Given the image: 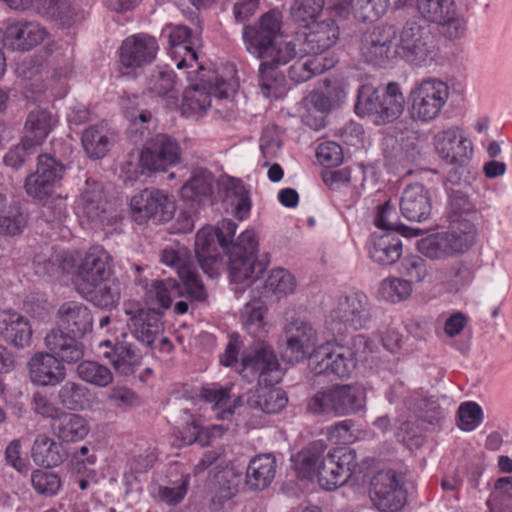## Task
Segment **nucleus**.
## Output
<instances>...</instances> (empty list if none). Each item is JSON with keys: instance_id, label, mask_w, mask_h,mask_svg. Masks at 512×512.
<instances>
[{"instance_id": "nucleus-49", "label": "nucleus", "mask_w": 512, "mask_h": 512, "mask_svg": "<svg viewBox=\"0 0 512 512\" xmlns=\"http://www.w3.org/2000/svg\"><path fill=\"white\" fill-rule=\"evenodd\" d=\"M90 390L86 386L68 381L58 391V399L69 410H82L89 402Z\"/></svg>"}, {"instance_id": "nucleus-59", "label": "nucleus", "mask_w": 512, "mask_h": 512, "mask_svg": "<svg viewBox=\"0 0 512 512\" xmlns=\"http://www.w3.org/2000/svg\"><path fill=\"white\" fill-rule=\"evenodd\" d=\"M321 10L322 0H300L293 7L292 15L296 22L309 28L312 22H317Z\"/></svg>"}, {"instance_id": "nucleus-28", "label": "nucleus", "mask_w": 512, "mask_h": 512, "mask_svg": "<svg viewBox=\"0 0 512 512\" xmlns=\"http://www.w3.org/2000/svg\"><path fill=\"white\" fill-rule=\"evenodd\" d=\"M400 210L409 221H426L432 210L429 191L420 183L407 186L402 193Z\"/></svg>"}, {"instance_id": "nucleus-32", "label": "nucleus", "mask_w": 512, "mask_h": 512, "mask_svg": "<svg viewBox=\"0 0 512 512\" xmlns=\"http://www.w3.org/2000/svg\"><path fill=\"white\" fill-rule=\"evenodd\" d=\"M308 30L303 42V51L306 54L327 55L325 52L337 42L339 37V27L333 19L312 22Z\"/></svg>"}, {"instance_id": "nucleus-7", "label": "nucleus", "mask_w": 512, "mask_h": 512, "mask_svg": "<svg viewBox=\"0 0 512 512\" xmlns=\"http://www.w3.org/2000/svg\"><path fill=\"white\" fill-rule=\"evenodd\" d=\"M353 351L349 347L327 343L318 348L314 357L317 362L313 368L316 374H334L338 377L348 376L356 365V355L366 350L372 351V342L365 335L359 334L352 339Z\"/></svg>"}, {"instance_id": "nucleus-31", "label": "nucleus", "mask_w": 512, "mask_h": 512, "mask_svg": "<svg viewBox=\"0 0 512 512\" xmlns=\"http://www.w3.org/2000/svg\"><path fill=\"white\" fill-rule=\"evenodd\" d=\"M74 335L61 329H54L45 337V343L50 352L59 360L70 363L80 361L84 356V345Z\"/></svg>"}, {"instance_id": "nucleus-41", "label": "nucleus", "mask_w": 512, "mask_h": 512, "mask_svg": "<svg viewBox=\"0 0 512 512\" xmlns=\"http://www.w3.org/2000/svg\"><path fill=\"white\" fill-rule=\"evenodd\" d=\"M27 215L16 203H9L6 195L0 193V233L15 236L23 232Z\"/></svg>"}, {"instance_id": "nucleus-55", "label": "nucleus", "mask_w": 512, "mask_h": 512, "mask_svg": "<svg viewBox=\"0 0 512 512\" xmlns=\"http://www.w3.org/2000/svg\"><path fill=\"white\" fill-rule=\"evenodd\" d=\"M190 474L182 475L181 479L172 486L160 485L154 497L169 506L180 504L188 493L190 486Z\"/></svg>"}, {"instance_id": "nucleus-17", "label": "nucleus", "mask_w": 512, "mask_h": 512, "mask_svg": "<svg viewBox=\"0 0 512 512\" xmlns=\"http://www.w3.org/2000/svg\"><path fill=\"white\" fill-rule=\"evenodd\" d=\"M222 252L227 253L225 238L214 226H204L195 237V253L205 274L213 278L219 274Z\"/></svg>"}, {"instance_id": "nucleus-39", "label": "nucleus", "mask_w": 512, "mask_h": 512, "mask_svg": "<svg viewBox=\"0 0 512 512\" xmlns=\"http://www.w3.org/2000/svg\"><path fill=\"white\" fill-rule=\"evenodd\" d=\"M275 473V458L270 454L258 455L248 465L246 482L251 488L262 490L270 485Z\"/></svg>"}, {"instance_id": "nucleus-53", "label": "nucleus", "mask_w": 512, "mask_h": 512, "mask_svg": "<svg viewBox=\"0 0 512 512\" xmlns=\"http://www.w3.org/2000/svg\"><path fill=\"white\" fill-rule=\"evenodd\" d=\"M37 9L42 15L60 21L64 26H70L76 15L68 0H38Z\"/></svg>"}, {"instance_id": "nucleus-16", "label": "nucleus", "mask_w": 512, "mask_h": 512, "mask_svg": "<svg viewBox=\"0 0 512 512\" xmlns=\"http://www.w3.org/2000/svg\"><path fill=\"white\" fill-rule=\"evenodd\" d=\"M65 172V166L56 158L41 154L38 156L37 169L29 175L25 182L28 195L43 199L50 196L60 184Z\"/></svg>"}, {"instance_id": "nucleus-51", "label": "nucleus", "mask_w": 512, "mask_h": 512, "mask_svg": "<svg viewBox=\"0 0 512 512\" xmlns=\"http://www.w3.org/2000/svg\"><path fill=\"white\" fill-rule=\"evenodd\" d=\"M323 182L330 190L336 193H349V198L345 200V206L350 207L357 202L355 188L350 185L351 172L348 169L336 171H326L322 175Z\"/></svg>"}, {"instance_id": "nucleus-13", "label": "nucleus", "mask_w": 512, "mask_h": 512, "mask_svg": "<svg viewBox=\"0 0 512 512\" xmlns=\"http://www.w3.org/2000/svg\"><path fill=\"white\" fill-rule=\"evenodd\" d=\"M396 30L391 25H378L366 30L360 40V54L365 62L385 67L395 56L393 41Z\"/></svg>"}, {"instance_id": "nucleus-5", "label": "nucleus", "mask_w": 512, "mask_h": 512, "mask_svg": "<svg viewBox=\"0 0 512 512\" xmlns=\"http://www.w3.org/2000/svg\"><path fill=\"white\" fill-rule=\"evenodd\" d=\"M450 96L446 82L428 77L414 84L408 95L409 114L414 121L428 123L439 117Z\"/></svg>"}, {"instance_id": "nucleus-58", "label": "nucleus", "mask_w": 512, "mask_h": 512, "mask_svg": "<svg viewBox=\"0 0 512 512\" xmlns=\"http://www.w3.org/2000/svg\"><path fill=\"white\" fill-rule=\"evenodd\" d=\"M33 488L42 495L54 496L61 488V479L58 474L45 470H35L31 476Z\"/></svg>"}, {"instance_id": "nucleus-26", "label": "nucleus", "mask_w": 512, "mask_h": 512, "mask_svg": "<svg viewBox=\"0 0 512 512\" xmlns=\"http://www.w3.org/2000/svg\"><path fill=\"white\" fill-rule=\"evenodd\" d=\"M389 0H331L330 14L345 19L353 9L355 16L363 21H375L385 14Z\"/></svg>"}, {"instance_id": "nucleus-64", "label": "nucleus", "mask_w": 512, "mask_h": 512, "mask_svg": "<svg viewBox=\"0 0 512 512\" xmlns=\"http://www.w3.org/2000/svg\"><path fill=\"white\" fill-rule=\"evenodd\" d=\"M446 256L456 253H464L467 251L472 243L473 237L468 233H457L455 231H448L440 233Z\"/></svg>"}, {"instance_id": "nucleus-30", "label": "nucleus", "mask_w": 512, "mask_h": 512, "mask_svg": "<svg viewBox=\"0 0 512 512\" xmlns=\"http://www.w3.org/2000/svg\"><path fill=\"white\" fill-rule=\"evenodd\" d=\"M32 382L39 385H56L66 377L65 367L52 353H37L29 361Z\"/></svg>"}, {"instance_id": "nucleus-21", "label": "nucleus", "mask_w": 512, "mask_h": 512, "mask_svg": "<svg viewBox=\"0 0 512 512\" xmlns=\"http://www.w3.org/2000/svg\"><path fill=\"white\" fill-rule=\"evenodd\" d=\"M129 316L128 327L132 335L146 346H151L163 330L161 314L155 309L142 308L133 302L124 304Z\"/></svg>"}, {"instance_id": "nucleus-15", "label": "nucleus", "mask_w": 512, "mask_h": 512, "mask_svg": "<svg viewBox=\"0 0 512 512\" xmlns=\"http://www.w3.org/2000/svg\"><path fill=\"white\" fill-rule=\"evenodd\" d=\"M179 144L168 135L158 134L144 147L140 155V166L143 171H166L180 161Z\"/></svg>"}, {"instance_id": "nucleus-24", "label": "nucleus", "mask_w": 512, "mask_h": 512, "mask_svg": "<svg viewBox=\"0 0 512 512\" xmlns=\"http://www.w3.org/2000/svg\"><path fill=\"white\" fill-rule=\"evenodd\" d=\"M101 355L113 366L116 373L129 376L141 365L142 355L134 344L125 340L113 343L111 340L101 341L98 345Z\"/></svg>"}, {"instance_id": "nucleus-12", "label": "nucleus", "mask_w": 512, "mask_h": 512, "mask_svg": "<svg viewBox=\"0 0 512 512\" xmlns=\"http://www.w3.org/2000/svg\"><path fill=\"white\" fill-rule=\"evenodd\" d=\"M132 218L138 224L152 219L155 222H168L175 213L176 205L171 196L162 190L146 188L131 199Z\"/></svg>"}, {"instance_id": "nucleus-38", "label": "nucleus", "mask_w": 512, "mask_h": 512, "mask_svg": "<svg viewBox=\"0 0 512 512\" xmlns=\"http://www.w3.org/2000/svg\"><path fill=\"white\" fill-rule=\"evenodd\" d=\"M288 398L281 388L273 386H259L247 400L251 408L259 409L264 413H278L287 405Z\"/></svg>"}, {"instance_id": "nucleus-9", "label": "nucleus", "mask_w": 512, "mask_h": 512, "mask_svg": "<svg viewBox=\"0 0 512 512\" xmlns=\"http://www.w3.org/2000/svg\"><path fill=\"white\" fill-rule=\"evenodd\" d=\"M241 365L242 377L248 381L257 379L259 386H274L281 380L278 358L273 347L264 340L257 341L243 353Z\"/></svg>"}, {"instance_id": "nucleus-60", "label": "nucleus", "mask_w": 512, "mask_h": 512, "mask_svg": "<svg viewBox=\"0 0 512 512\" xmlns=\"http://www.w3.org/2000/svg\"><path fill=\"white\" fill-rule=\"evenodd\" d=\"M483 412L476 402H463L458 408V427L464 431H473L482 422Z\"/></svg>"}, {"instance_id": "nucleus-52", "label": "nucleus", "mask_w": 512, "mask_h": 512, "mask_svg": "<svg viewBox=\"0 0 512 512\" xmlns=\"http://www.w3.org/2000/svg\"><path fill=\"white\" fill-rule=\"evenodd\" d=\"M150 298H155L160 307L167 309L170 307L173 298L181 295L180 283L172 278L165 280H153L146 286Z\"/></svg>"}, {"instance_id": "nucleus-34", "label": "nucleus", "mask_w": 512, "mask_h": 512, "mask_svg": "<svg viewBox=\"0 0 512 512\" xmlns=\"http://www.w3.org/2000/svg\"><path fill=\"white\" fill-rule=\"evenodd\" d=\"M336 62L335 57L331 55L306 54L289 67L288 77L296 83L305 82L333 68Z\"/></svg>"}, {"instance_id": "nucleus-46", "label": "nucleus", "mask_w": 512, "mask_h": 512, "mask_svg": "<svg viewBox=\"0 0 512 512\" xmlns=\"http://www.w3.org/2000/svg\"><path fill=\"white\" fill-rule=\"evenodd\" d=\"M82 213L92 223H103L105 220L106 202L99 185L86 189L81 196Z\"/></svg>"}, {"instance_id": "nucleus-29", "label": "nucleus", "mask_w": 512, "mask_h": 512, "mask_svg": "<svg viewBox=\"0 0 512 512\" xmlns=\"http://www.w3.org/2000/svg\"><path fill=\"white\" fill-rule=\"evenodd\" d=\"M215 178L206 168H197L180 190L182 200L191 205H205L212 202Z\"/></svg>"}, {"instance_id": "nucleus-14", "label": "nucleus", "mask_w": 512, "mask_h": 512, "mask_svg": "<svg viewBox=\"0 0 512 512\" xmlns=\"http://www.w3.org/2000/svg\"><path fill=\"white\" fill-rule=\"evenodd\" d=\"M112 274V257L101 246H92L85 254L75 275V285L79 291L95 287L108 280Z\"/></svg>"}, {"instance_id": "nucleus-33", "label": "nucleus", "mask_w": 512, "mask_h": 512, "mask_svg": "<svg viewBox=\"0 0 512 512\" xmlns=\"http://www.w3.org/2000/svg\"><path fill=\"white\" fill-rule=\"evenodd\" d=\"M59 328L83 336L92 329L93 317L86 305L77 301L65 302L58 310Z\"/></svg>"}, {"instance_id": "nucleus-25", "label": "nucleus", "mask_w": 512, "mask_h": 512, "mask_svg": "<svg viewBox=\"0 0 512 512\" xmlns=\"http://www.w3.org/2000/svg\"><path fill=\"white\" fill-rule=\"evenodd\" d=\"M163 34L168 38L173 54L182 56L181 60L177 63L179 69L193 67L194 64L197 67L200 65L196 51V45L199 40L193 36L190 28L181 24H169L164 28Z\"/></svg>"}, {"instance_id": "nucleus-35", "label": "nucleus", "mask_w": 512, "mask_h": 512, "mask_svg": "<svg viewBox=\"0 0 512 512\" xmlns=\"http://www.w3.org/2000/svg\"><path fill=\"white\" fill-rule=\"evenodd\" d=\"M370 258L380 265H391L402 255L400 238L391 233L373 235L368 245Z\"/></svg>"}, {"instance_id": "nucleus-11", "label": "nucleus", "mask_w": 512, "mask_h": 512, "mask_svg": "<svg viewBox=\"0 0 512 512\" xmlns=\"http://www.w3.org/2000/svg\"><path fill=\"white\" fill-rule=\"evenodd\" d=\"M395 52L396 56L412 65H425L433 59L434 52L429 30L414 21L406 22L399 32Z\"/></svg>"}, {"instance_id": "nucleus-1", "label": "nucleus", "mask_w": 512, "mask_h": 512, "mask_svg": "<svg viewBox=\"0 0 512 512\" xmlns=\"http://www.w3.org/2000/svg\"><path fill=\"white\" fill-rule=\"evenodd\" d=\"M280 29V12L270 10L262 15L257 25L245 26L243 30L247 51L262 60L259 78L263 91H270L274 87L276 67L287 64L296 56L295 44L277 42Z\"/></svg>"}, {"instance_id": "nucleus-61", "label": "nucleus", "mask_w": 512, "mask_h": 512, "mask_svg": "<svg viewBox=\"0 0 512 512\" xmlns=\"http://www.w3.org/2000/svg\"><path fill=\"white\" fill-rule=\"evenodd\" d=\"M444 278L457 291L468 285L473 280L474 274L467 264L457 261L445 268Z\"/></svg>"}, {"instance_id": "nucleus-4", "label": "nucleus", "mask_w": 512, "mask_h": 512, "mask_svg": "<svg viewBox=\"0 0 512 512\" xmlns=\"http://www.w3.org/2000/svg\"><path fill=\"white\" fill-rule=\"evenodd\" d=\"M405 98L397 82L383 87L364 84L358 90L355 112L357 115L371 116L377 125L397 119L403 112Z\"/></svg>"}, {"instance_id": "nucleus-48", "label": "nucleus", "mask_w": 512, "mask_h": 512, "mask_svg": "<svg viewBox=\"0 0 512 512\" xmlns=\"http://www.w3.org/2000/svg\"><path fill=\"white\" fill-rule=\"evenodd\" d=\"M230 392L231 387L213 383L202 387L200 396L205 402L213 405V409L218 411L217 415L221 419H225L233 413L230 406Z\"/></svg>"}, {"instance_id": "nucleus-19", "label": "nucleus", "mask_w": 512, "mask_h": 512, "mask_svg": "<svg viewBox=\"0 0 512 512\" xmlns=\"http://www.w3.org/2000/svg\"><path fill=\"white\" fill-rule=\"evenodd\" d=\"M47 36L46 29L37 21L15 19L7 23L4 34V45L13 51H30L40 45Z\"/></svg>"}, {"instance_id": "nucleus-8", "label": "nucleus", "mask_w": 512, "mask_h": 512, "mask_svg": "<svg viewBox=\"0 0 512 512\" xmlns=\"http://www.w3.org/2000/svg\"><path fill=\"white\" fill-rule=\"evenodd\" d=\"M258 239L253 230H245L228 250L229 273L235 283H251L264 272L257 261Z\"/></svg>"}, {"instance_id": "nucleus-57", "label": "nucleus", "mask_w": 512, "mask_h": 512, "mask_svg": "<svg viewBox=\"0 0 512 512\" xmlns=\"http://www.w3.org/2000/svg\"><path fill=\"white\" fill-rule=\"evenodd\" d=\"M374 224L376 227L382 230H397L401 231L402 235L406 237L412 236L407 232L410 228L398 224V216L395 207L391 205L390 201L379 205L374 218Z\"/></svg>"}, {"instance_id": "nucleus-10", "label": "nucleus", "mask_w": 512, "mask_h": 512, "mask_svg": "<svg viewBox=\"0 0 512 512\" xmlns=\"http://www.w3.org/2000/svg\"><path fill=\"white\" fill-rule=\"evenodd\" d=\"M402 474L392 469L377 472L370 482V498L379 512H399L407 503Z\"/></svg>"}, {"instance_id": "nucleus-2", "label": "nucleus", "mask_w": 512, "mask_h": 512, "mask_svg": "<svg viewBox=\"0 0 512 512\" xmlns=\"http://www.w3.org/2000/svg\"><path fill=\"white\" fill-rule=\"evenodd\" d=\"M327 445L324 440L311 442L295 458V468L302 479L318 478L320 486L335 490L344 485L358 470L356 453L347 447H338L324 453Z\"/></svg>"}, {"instance_id": "nucleus-20", "label": "nucleus", "mask_w": 512, "mask_h": 512, "mask_svg": "<svg viewBox=\"0 0 512 512\" xmlns=\"http://www.w3.org/2000/svg\"><path fill=\"white\" fill-rule=\"evenodd\" d=\"M159 45L155 37L146 33L134 34L123 40L119 49L120 63L129 69L151 64L157 56Z\"/></svg>"}, {"instance_id": "nucleus-18", "label": "nucleus", "mask_w": 512, "mask_h": 512, "mask_svg": "<svg viewBox=\"0 0 512 512\" xmlns=\"http://www.w3.org/2000/svg\"><path fill=\"white\" fill-rule=\"evenodd\" d=\"M286 347L283 357L288 362H300L312 355L317 350V332L313 326L302 320L288 323L284 328Z\"/></svg>"}, {"instance_id": "nucleus-36", "label": "nucleus", "mask_w": 512, "mask_h": 512, "mask_svg": "<svg viewBox=\"0 0 512 512\" xmlns=\"http://www.w3.org/2000/svg\"><path fill=\"white\" fill-rule=\"evenodd\" d=\"M51 427L54 435L66 443L80 441L89 433V425L84 417L65 411L52 422Z\"/></svg>"}, {"instance_id": "nucleus-42", "label": "nucleus", "mask_w": 512, "mask_h": 512, "mask_svg": "<svg viewBox=\"0 0 512 512\" xmlns=\"http://www.w3.org/2000/svg\"><path fill=\"white\" fill-rule=\"evenodd\" d=\"M81 142L90 158H103L111 144L109 130L104 124L92 125L83 132Z\"/></svg>"}, {"instance_id": "nucleus-27", "label": "nucleus", "mask_w": 512, "mask_h": 512, "mask_svg": "<svg viewBox=\"0 0 512 512\" xmlns=\"http://www.w3.org/2000/svg\"><path fill=\"white\" fill-rule=\"evenodd\" d=\"M58 124V116L49 108L36 106L27 115L24 124L26 145H42Z\"/></svg>"}, {"instance_id": "nucleus-63", "label": "nucleus", "mask_w": 512, "mask_h": 512, "mask_svg": "<svg viewBox=\"0 0 512 512\" xmlns=\"http://www.w3.org/2000/svg\"><path fill=\"white\" fill-rule=\"evenodd\" d=\"M401 273L407 277L406 280L419 283L424 280L427 275L426 261L418 255H409L401 261Z\"/></svg>"}, {"instance_id": "nucleus-3", "label": "nucleus", "mask_w": 512, "mask_h": 512, "mask_svg": "<svg viewBox=\"0 0 512 512\" xmlns=\"http://www.w3.org/2000/svg\"><path fill=\"white\" fill-rule=\"evenodd\" d=\"M191 85L184 91L181 113L186 117L200 115L211 106V96L226 99L238 89V82L231 75L229 79L219 77L218 74L203 65H198L194 71L187 73Z\"/></svg>"}, {"instance_id": "nucleus-37", "label": "nucleus", "mask_w": 512, "mask_h": 512, "mask_svg": "<svg viewBox=\"0 0 512 512\" xmlns=\"http://www.w3.org/2000/svg\"><path fill=\"white\" fill-rule=\"evenodd\" d=\"M32 459L38 466L56 467L66 458L62 445L45 434L36 437L32 446Z\"/></svg>"}, {"instance_id": "nucleus-56", "label": "nucleus", "mask_w": 512, "mask_h": 512, "mask_svg": "<svg viewBox=\"0 0 512 512\" xmlns=\"http://www.w3.org/2000/svg\"><path fill=\"white\" fill-rule=\"evenodd\" d=\"M379 292L385 300L398 303L411 295L412 286L408 280L388 277L381 282Z\"/></svg>"}, {"instance_id": "nucleus-62", "label": "nucleus", "mask_w": 512, "mask_h": 512, "mask_svg": "<svg viewBox=\"0 0 512 512\" xmlns=\"http://www.w3.org/2000/svg\"><path fill=\"white\" fill-rule=\"evenodd\" d=\"M187 294L196 300H203L205 298V289L203 283L194 269L190 264L187 266L179 267V273H177Z\"/></svg>"}, {"instance_id": "nucleus-54", "label": "nucleus", "mask_w": 512, "mask_h": 512, "mask_svg": "<svg viewBox=\"0 0 512 512\" xmlns=\"http://www.w3.org/2000/svg\"><path fill=\"white\" fill-rule=\"evenodd\" d=\"M296 286L295 278L285 269L277 268L270 272L265 281V290L267 293L275 295L277 298L291 294Z\"/></svg>"}, {"instance_id": "nucleus-47", "label": "nucleus", "mask_w": 512, "mask_h": 512, "mask_svg": "<svg viewBox=\"0 0 512 512\" xmlns=\"http://www.w3.org/2000/svg\"><path fill=\"white\" fill-rule=\"evenodd\" d=\"M77 375L84 382L100 388L109 386L114 380L113 373L107 366L91 360L79 363Z\"/></svg>"}, {"instance_id": "nucleus-45", "label": "nucleus", "mask_w": 512, "mask_h": 512, "mask_svg": "<svg viewBox=\"0 0 512 512\" xmlns=\"http://www.w3.org/2000/svg\"><path fill=\"white\" fill-rule=\"evenodd\" d=\"M149 92L166 99L168 106H176L178 91L176 89V74L173 70L163 69L152 75L148 85Z\"/></svg>"}, {"instance_id": "nucleus-43", "label": "nucleus", "mask_w": 512, "mask_h": 512, "mask_svg": "<svg viewBox=\"0 0 512 512\" xmlns=\"http://www.w3.org/2000/svg\"><path fill=\"white\" fill-rule=\"evenodd\" d=\"M3 323L5 339L15 347L24 348L29 346L32 329L28 319L17 312H9Z\"/></svg>"}, {"instance_id": "nucleus-40", "label": "nucleus", "mask_w": 512, "mask_h": 512, "mask_svg": "<svg viewBox=\"0 0 512 512\" xmlns=\"http://www.w3.org/2000/svg\"><path fill=\"white\" fill-rule=\"evenodd\" d=\"M79 293L96 306L111 309L116 307L120 300L121 283L118 279L109 277L103 283H99L91 289L79 291Z\"/></svg>"}, {"instance_id": "nucleus-50", "label": "nucleus", "mask_w": 512, "mask_h": 512, "mask_svg": "<svg viewBox=\"0 0 512 512\" xmlns=\"http://www.w3.org/2000/svg\"><path fill=\"white\" fill-rule=\"evenodd\" d=\"M418 12L429 22L443 23L453 15V0H416Z\"/></svg>"}, {"instance_id": "nucleus-44", "label": "nucleus", "mask_w": 512, "mask_h": 512, "mask_svg": "<svg viewBox=\"0 0 512 512\" xmlns=\"http://www.w3.org/2000/svg\"><path fill=\"white\" fill-rule=\"evenodd\" d=\"M266 314L267 307L260 300L251 301L244 307L242 314L243 326L258 341H263L267 334Z\"/></svg>"}, {"instance_id": "nucleus-23", "label": "nucleus", "mask_w": 512, "mask_h": 512, "mask_svg": "<svg viewBox=\"0 0 512 512\" xmlns=\"http://www.w3.org/2000/svg\"><path fill=\"white\" fill-rule=\"evenodd\" d=\"M369 301L366 294L360 291H351L339 297L330 318L353 329L362 328L369 318Z\"/></svg>"}, {"instance_id": "nucleus-22", "label": "nucleus", "mask_w": 512, "mask_h": 512, "mask_svg": "<svg viewBox=\"0 0 512 512\" xmlns=\"http://www.w3.org/2000/svg\"><path fill=\"white\" fill-rule=\"evenodd\" d=\"M434 141L437 153L449 164L462 166L472 156V143L458 127H451L439 132Z\"/></svg>"}, {"instance_id": "nucleus-6", "label": "nucleus", "mask_w": 512, "mask_h": 512, "mask_svg": "<svg viewBox=\"0 0 512 512\" xmlns=\"http://www.w3.org/2000/svg\"><path fill=\"white\" fill-rule=\"evenodd\" d=\"M365 391L358 385H335L318 391L307 404V410L319 415L346 416L365 406Z\"/></svg>"}]
</instances>
